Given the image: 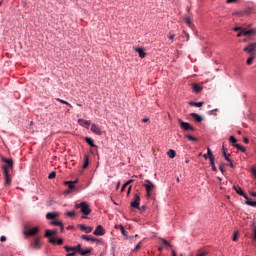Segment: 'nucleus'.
<instances>
[{"mask_svg":"<svg viewBox=\"0 0 256 256\" xmlns=\"http://www.w3.org/2000/svg\"><path fill=\"white\" fill-rule=\"evenodd\" d=\"M64 249L66 251L67 256H75L77 253H79L82 256L91 255V252L93 251V248H87L86 250H83L81 248V244H78L74 247L64 246Z\"/></svg>","mask_w":256,"mask_h":256,"instance_id":"nucleus-1","label":"nucleus"},{"mask_svg":"<svg viewBox=\"0 0 256 256\" xmlns=\"http://www.w3.org/2000/svg\"><path fill=\"white\" fill-rule=\"evenodd\" d=\"M3 163L7 166H2V171L4 173L5 185H11V176L9 175V169H13V159L2 157Z\"/></svg>","mask_w":256,"mask_h":256,"instance_id":"nucleus-2","label":"nucleus"},{"mask_svg":"<svg viewBox=\"0 0 256 256\" xmlns=\"http://www.w3.org/2000/svg\"><path fill=\"white\" fill-rule=\"evenodd\" d=\"M53 235H57V229L55 230H46L44 237H47L49 239V243H52V245H55L57 243V240L54 239Z\"/></svg>","mask_w":256,"mask_h":256,"instance_id":"nucleus-3","label":"nucleus"},{"mask_svg":"<svg viewBox=\"0 0 256 256\" xmlns=\"http://www.w3.org/2000/svg\"><path fill=\"white\" fill-rule=\"evenodd\" d=\"M178 123L182 131H195V127H193L191 124L187 122H183V120L181 119H178Z\"/></svg>","mask_w":256,"mask_h":256,"instance_id":"nucleus-4","label":"nucleus"},{"mask_svg":"<svg viewBox=\"0 0 256 256\" xmlns=\"http://www.w3.org/2000/svg\"><path fill=\"white\" fill-rule=\"evenodd\" d=\"M243 51L245 53H248V55H256V42H253L248 46L244 47Z\"/></svg>","mask_w":256,"mask_h":256,"instance_id":"nucleus-5","label":"nucleus"},{"mask_svg":"<svg viewBox=\"0 0 256 256\" xmlns=\"http://www.w3.org/2000/svg\"><path fill=\"white\" fill-rule=\"evenodd\" d=\"M147 184H144V187L146 189V197H151V193H153V189H155V184L153 182L146 180Z\"/></svg>","mask_w":256,"mask_h":256,"instance_id":"nucleus-6","label":"nucleus"},{"mask_svg":"<svg viewBox=\"0 0 256 256\" xmlns=\"http://www.w3.org/2000/svg\"><path fill=\"white\" fill-rule=\"evenodd\" d=\"M80 211H81V213H83V215L91 214V208H89V204H87V202L80 203Z\"/></svg>","mask_w":256,"mask_h":256,"instance_id":"nucleus-7","label":"nucleus"},{"mask_svg":"<svg viewBox=\"0 0 256 256\" xmlns=\"http://www.w3.org/2000/svg\"><path fill=\"white\" fill-rule=\"evenodd\" d=\"M38 233H39V227H34L29 229L26 228L24 231V235H26V237H33Z\"/></svg>","mask_w":256,"mask_h":256,"instance_id":"nucleus-8","label":"nucleus"},{"mask_svg":"<svg viewBox=\"0 0 256 256\" xmlns=\"http://www.w3.org/2000/svg\"><path fill=\"white\" fill-rule=\"evenodd\" d=\"M30 247L31 249H36V250L41 249V238L40 237L34 238V240L30 243Z\"/></svg>","mask_w":256,"mask_h":256,"instance_id":"nucleus-9","label":"nucleus"},{"mask_svg":"<svg viewBox=\"0 0 256 256\" xmlns=\"http://www.w3.org/2000/svg\"><path fill=\"white\" fill-rule=\"evenodd\" d=\"M141 202V196L139 194L134 195V201L131 202V207L139 209V203Z\"/></svg>","mask_w":256,"mask_h":256,"instance_id":"nucleus-10","label":"nucleus"},{"mask_svg":"<svg viewBox=\"0 0 256 256\" xmlns=\"http://www.w3.org/2000/svg\"><path fill=\"white\" fill-rule=\"evenodd\" d=\"M93 234L98 237H102V235H105V229L103 228V226L98 225L94 230Z\"/></svg>","mask_w":256,"mask_h":256,"instance_id":"nucleus-11","label":"nucleus"},{"mask_svg":"<svg viewBox=\"0 0 256 256\" xmlns=\"http://www.w3.org/2000/svg\"><path fill=\"white\" fill-rule=\"evenodd\" d=\"M244 37H256V28L250 30L244 28Z\"/></svg>","mask_w":256,"mask_h":256,"instance_id":"nucleus-12","label":"nucleus"},{"mask_svg":"<svg viewBox=\"0 0 256 256\" xmlns=\"http://www.w3.org/2000/svg\"><path fill=\"white\" fill-rule=\"evenodd\" d=\"M91 131L92 133H95V135H103V131H101V127L97 124L91 125Z\"/></svg>","mask_w":256,"mask_h":256,"instance_id":"nucleus-13","label":"nucleus"},{"mask_svg":"<svg viewBox=\"0 0 256 256\" xmlns=\"http://www.w3.org/2000/svg\"><path fill=\"white\" fill-rule=\"evenodd\" d=\"M75 183H77V180L64 182V185H68L69 190L66 191L67 194L71 193V191L75 189Z\"/></svg>","mask_w":256,"mask_h":256,"instance_id":"nucleus-14","label":"nucleus"},{"mask_svg":"<svg viewBox=\"0 0 256 256\" xmlns=\"http://www.w3.org/2000/svg\"><path fill=\"white\" fill-rule=\"evenodd\" d=\"M234 191H236L237 195H240V197H244V199H247V194L243 192V189L239 185L233 186Z\"/></svg>","mask_w":256,"mask_h":256,"instance_id":"nucleus-15","label":"nucleus"},{"mask_svg":"<svg viewBox=\"0 0 256 256\" xmlns=\"http://www.w3.org/2000/svg\"><path fill=\"white\" fill-rule=\"evenodd\" d=\"M78 227L81 231H84L85 233H91V231H93V227L85 226L84 224H79Z\"/></svg>","mask_w":256,"mask_h":256,"instance_id":"nucleus-16","label":"nucleus"},{"mask_svg":"<svg viewBox=\"0 0 256 256\" xmlns=\"http://www.w3.org/2000/svg\"><path fill=\"white\" fill-rule=\"evenodd\" d=\"M59 217V212H48L46 214V219H52V221H55Z\"/></svg>","mask_w":256,"mask_h":256,"instance_id":"nucleus-17","label":"nucleus"},{"mask_svg":"<svg viewBox=\"0 0 256 256\" xmlns=\"http://www.w3.org/2000/svg\"><path fill=\"white\" fill-rule=\"evenodd\" d=\"M81 239H83L84 241H92V243H95V241H99V239L89 235H82Z\"/></svg>","mask_w":256,"mask_h":256,"instance_id":"nucleus-18","label":"nucleus"},{"mask_svg":"<svg viewBox=\"0 0 256 256\" xmlns=\"http://www.w3.org/2000/svg\"><path fill=\"white\" fill-rule=\"evenodd\" d=\"M78 123L81 125V127H89L91 125V121L85 119H79Z\"/></svg>","mask_w":256,"mask_h":256,"instance_id":"nucleus-19","label":"nucleus"},{"mask_svg":"<svg viewBox=\"0 0 256 256\" xmlns=\"http://www.w3.org/2000/svg\"><path fill=\"white\" fill-rule=\"evenodd\" d=\"M135 51H136V53H138L140 59H145L147 54L145 53V51L143 49L136 48Z\"/></svg>","mask_w":256,"mask_h":256,"instance_id":"nucleus-20","label":"nucleus"},{"mask_svg":"<svg viewBox=\"0 0 256 256\" xmlns=\"http://www.w3.org/2000/svg\"><path fill=\"white\" fill-rule=\"evenodd\" d=\"M191 117H193V119L197 122V123H201V121H203V117H201L199 114L197 113H191L190 114Z\"/></svg>","mask_w":256,"mask_h":256,"instance_id":"nucleus-21","label":"nucleus"},{"mask_svg":"<svg viewBox=\"0 0 256 256\" xmlns=\"http://www.w3.org/2000/svg\"><path fill=\"white\" fill-rule=\"evenodd\" d=\"M85 141L90 145V147H97V145H95V142L93 141V138L85 137Z\"/></svg>","mask_w":256,"mask_h":256,"instance_id":"nucleus-22","label":"nucleus"},{"mask_svg":"<svg viewBox=\"0 0 256 256\" xmlns=\"http://www.w3.org/2000/svg\"><path fill=\"white\" fill-rule=\"evenodd\" d=\"M234 147L238 150L241 151L242 153H245L247 151V149L241 145V144H234Z\"/></svg>","mask_w":256,"mask_h":256,"instance_id":"nucleus-23","label":"nucleus"},{"mask_svg":"<svg viewBox=\"0 0 256 256\" xmlns=\"http://www.w3.org/2000/svg\"><path fill=\"white\" fill-rule=\"evenodd\" d=\"M167 155L170 159H175L176 155H177V152H175V150L173 149H170L168 152H167Z\"/></svg>","mask_w":256,"mask_h":256,"instance_id":"nucleus-24","label":"nucleus"},{"mask_svg":"<svg viewBox=\"0 0 256 256\" xmlns=\"http://www.w3.org/2000/svg\"><path fill=\"white\" fill-rule=\"evenodd\" d=\"M256 55L250 54V57L247 59L246 64L247 65H253V61L255 60Z\"/></svg>","mask_w":256,"mask_h":256,"instance_id":"nucleus-25","label":"nucleus"},{"mask_svg":"<svg viewBox=\"0 0 256 256\" xmlns=\"http://www.w3.org/2000/svg\"><path fill=\"white\" fill-rule=\"evenodd\" d=\"M245 204L249 205L250 207H256V201H251L249 196H247Z\"/></svg>","mask_w":256,"mask_h":256,"instance_id":"nucleus-26","label":"nucleus"},{"mask_svg":"<svg viewBox=\"0 0 256 256\" xmlns=\"http://www.w3.org/2000/svg\"><path fill=\"white\" fill-rule=\"evenodd\" d=\"M89 167V156L85 155L84 156V164L82 166V169H87Z\"/></svg>","mask_w":256,"mask_h":256,"instance_id":"nucleus-27","label":"nucleus"},{"mask_svg":"<svg viewBox=\"0 0 256 256\" xmlns=\"http://www.w3.org/2000/svg\"><path fill=\"white\" fill-rule=\"evenodd\" d=\"M63 222L57 219H54L50 222V225H54L55 227H59Z\"/></svg>","mask_w":256,"mask_h":256,"instance_id":"nucleus-28","label":"nucleus"},{"mask_svg":"<svg viewBox=\"0 0 256 256\" xmlns=\"http://www.w3.org/2000/svg\"><path fill=\"white\" fill-rule=\"evenodd\" d=\"M192 88L194 89L195 93H201L203 89L201 86H199V84H193Z\"/></svg>","mask_w":256,"mask_h":256,"instance_id":"nucleus-29","label":"nucleus"},{"mask_svg":"<svg viewBox=\"0 0 256 256\" xmlns=\"http://www.w3.org/2000/svg\"><path fill=\"white\" fill-rule=\"evenodd\" d=\"M191 107H203V102H189Z\"/></svg>","mask_w":256,"mask_h":256,"instance_id":"nucleus-30","label":"nucleus"},{"mask_svg":"<svg viewBox=\"0 0 256 256\" xmlns=\"http://www.w3.org/2000/svg\"><path fill=\"white\" fill-rule=\"evenodd\" d=\"M56 100H58L59 103H62L63 105H68V107L73 108V105H71V103H69V102H67V101H65L63 99L57 98Z\"/></svg>","mask_w":256,"mask_h":256,"instance_id":"nucleus-31","label":"nucleus"},{"mask_svg":"<svg viewBox=\"0 0 256 256\" xmlns=\"http://www.w3.org/2000/svg\"><path fill=\"white\" fill-rule=\"evenodd\" d=\"M223 155H224L226 161H228V163L231 162V158H229V156H230L231 154H228V155H227V152H226V150H225V146H223Z\"/></svg>","mask_w":256,"mask_h":256,"instance_id":"nucleus-32","label":"nucleus"},{"mask_svg":"<svg viewBox=\"0 0 256 256\" xmlns=\"http://www.w3.org/2000/svg\"><path fill=\"white\" fill-rule=\"evenodd\" d=\"M210 165L212 167V170L216 172L217 171V166H215V158H211Z\"/></svg>","mask_w":256,"mask_h":256,"instance_id":"nucleus-33","label":"nucleus"},{"mask_svg":"<svg viewBox=\"0 0 256 256\" xmlns=\"http://www.w3.org/2000/svg\"><path fill=\"white\" fill-rule=\"evenodd\" d=\"M185 23L188 25V27H191V25H193V20H191V17L187 16L185 18Z\"/></svg>","mask_w":256,"mask_h":256,"instance_id":"nucleus-34","label":"nucleus"},{"mask_svg":"<svg viewBox=\"0 0 256 256\" xmlns=\"http://www.w3.org/2000/svg\"><path fill=\"white\" fill-rule=\"evenodd\" d=\"M229 141L232 143L233 147L237 145V138H235V136H230Z\"/></svg>","mask_w":256,"mask_h":256,"instance_id":"nucleus-35","label":"nucleus"},{"mask_svg":"<svg viewBox=\"0 0 256 256\" xmlns=\"http://www.w3.org/2000/svg\"><path fill=\"white\" fill-rule=\"evenodd\" d=\"M207 155L209 157V160L215 159V156H213V152L211 151V148H207Z\"/></svg>","mask_w":256,"mask_h":256,"instance_id":"nucleus-36","label":"nucleus"},{"mask_svg":"<svg viewBox=\"0 0 256 256\" xmlns=\"http://www.w3.org/2000/svg\"><path fill=\"white\" fill-rule=\"evenodd\" d=\"M186 139H188L189 141H197V138L193 137L191 134H187L185 135Z\"/></svg>","mask_w":256,"mask_h":256,"instance_id":"nucleus-37","label":"nucleus"},{"mask_svg":"<svg viewBox=\"0 0 256 256\" xmlns=\"http://www.w3.org/2000/svg\"><path fill=\"white\" fill-rule=\"evenodd\" d=\"M161 241H162V245H164L165 247H171V244L167 240L161 239Z\"/></svg>","mask_w":256,"mask_h":256,"instance_id":"nucleus-38","label":"nucleus"},{"mask_svg":"<svg viewBox=\"0 0 256 256\" xmlns=\"http://www.w3.org/2000/svg\"><path fill=\"white\" fill-rule=\"evenodd\" d=\"M55 177H57V173H55V171H53L49 174L48 179H55Z\"/></svg>","mask_w":256,"mask_h":256,"instance_id":"nucleus-39","label":"nucleus"},{"mask_svg":"<svg viewBox=\"0 0 256 256\" xmlns=\"http://www.w3.org/2000/svg\"><path fill=\"white\" fill-rule=\"evenodd\" d=\"M237 237H239V232L235 231L232 237V241H237Z\"/></svg>","mask_w":256,"mask_h":256,"instance_id":"nucleus-40","label":"nucleus"},{"mask_svg":"<svg viewBox=\"0 0 256 256\" xmlns=\"http://www.w3.org/2000/svg\"><path fill=\"white\" fill-rule=\"evenodd\" d=\"M67 217H75V212L74 211H68L66 213Z\"/></svg>","mask_w":256,"mask_h":256,"instance_id":"nucleus-41","label":"nucleus"},{"mask_svg":"<svg viewBox=\"0 0 256 256\" xmlns=\"http://www.w3.org/2000/svg\"><path fill=\"white\" fill-rule=\"evenodd\" d=\"M120 231L122 235H127V231H125V228L123 227V225H120Z\"/></svg>","mask_w":256,"mask_h":256,"instance_id":"nucleus-42","label":"nucleus"},{"mask_svg":"<svg viewBox=\"0 0 256 256\" xmlns=\"http://www.w3.org/2000/svg\"><path fill=\"white\" fill-rule=\"evenodd\" d=\"M245 37V29H242V31H240L238 34H237V37Z\"/></svg>","mask_w":256,"mask_h":256,"instance_id":"nucleus-43","label":"nucleus"},{"mask_svg":"<svg viewBox=\"0 0 256 256\" xmlns=\"http://www.w3.org/2000/svg\"><path fill=\"white\" fill-rule=\"evenodd\" d=\"M225 164H220L219 165V170L221 171V173H225Z\"/></svg>","mask_w":256,"mask_h":256,"instance_id":"nucleus-44","label":"nucleus"},{"mask_svg":"<svg viewBox=\"0 0 256 256\" xmlns=\"http://www.w3.org/2000/svg\"><path fill=\"white\" fill-rule=\"evenodd\" d=\"M55 244L56 245H63V239L59 238L58 240H56Z\"/></svg>","mask_w":256,"mask_h":256,"instance_id":"nucleus-45","label":"nucleus"},{"mask_svg":"<svg viewBox=\"0 0 256 256\" xmlns=\"http://www.w3.org/2000/svg\"><path fill=\"white\" fill-rule=\"evenodd\" d=\"M141 249V242H139L135 248H134V251H139Z\"/></svg>","mask_w":256,"mask_h":256,"instance_id":"nucleus-46","label":"nucleus"},{"mask_svg":"<svg viewBox=\"0 0 256 256\" xmlns=\"http://www.w3.org/2000/svg\"><path fill=\"white\" fill-rule=\"evenodd\" d=\"M243 29H245V28H243V27H235V28H233V31H243Z\"/></svg>","mask_w":256,"mask_h":256,"instance_id":"nucleus-47","label":"nucleus"},{"mask_svg":"<svg viewBox=\"0 0 256 256\" xmlns=\"http://www.w3.org/2000/svg\"><path fill=\"white\" fill-rule=\"evenodd\" d=\"M59 227H60V233H64L65 226L63 225V223Z\"/></svg>","mask_w":256,"mask_h":256,"instance_id":"nucleus-48","label":"nucleus"},{"mask_svg":"<svg viewBox=\"0 0 256 256\" xmlns=\"http://www.w3.org/2000/svg\"><path fill=\"white\" fill-rule=\"evenodd\" d=\"M239 0H226V3L231 4V3H238Z\"/></svg>","mask_w":256,"mask_h":256,"instance_id":"nucleus-49","label":"nucleus"},{"mask_svg":"<svg viewBox=\"0 0 256 256\" xmlns=\"http://www.w3.org/2000/svg\"><path fill=\"white\" fill-rule=\"evenodd\" d=\"M0 241H2V242L7 241V237H5V236H1V237H0Z\"/></svg>","mask_w":256,"mask_h":256,"instance_id":"nucleus-50","label":"nucleus"},{"mask_svg":"<svg viewBox=\"0 0 256 256\" xmlns=\"http://www.w3.org/2000/svg\"><path fill=\"white\" fill-rule=\"evenodd\" d=\"M142 123H149V118H143Z\"/></svg>","mask_w":256,"mask_h":256,"instance_id":"nucleus-51","label":"nucleus"},{"mask_svg":"<svg viewBox=\"0 0 256 256\" xmlns=\"http://www.w3.org/2000/svg\"><path fill=\"white\" fill-rule=\"evenodd\" d=\"M126 187H128V185H126V183L122 186L121 188V192L123 193V191H125Z\"/></svg>","mask_w":256,"mask_h":256,"instance_id":"nucleus-52","label":"nucleus"},{"mask_svg":"<svg viewBox=\"0 0 256 256\" xmlns=\"http://www.w3.org/2000/svg\"><path fill=\"white\" fill-rule=\"evenodd\" d=\"M253 233H254V240L256 241V227L254 228Z\"/></svg>","mask_w":256,"mask_h":256,"instance_id":"nucleus-53","label":"nucleus"},{"mask_svg":"<svg viewBox=\"0 0 256 256\" xmlns=\"http://www.w3.org/2000/svg\"><path fill=\"white\" fill-rule=\"evenodd\" d=\"M131 183H133V180H128L127 182H126V185H131Z\"/></svg>","mask_w":256,"mask_h":256,"instance_id":"nucleus-54","label":"nucleus"},{"mask_svg":"<svg viewBox=\"0 0 256 256\" xmlns=\"http://www.w3.org/2000/svg\"><path fill=\"white\" fill-rule=\"evenodd\" d=\"M75 209H81V204H76Z\"/></svg>","mask_w":256,"mask_h":256,"instance_id":"nucleus-55","label":"nucleus"},{"mask_svg":"<svg viewBox=\"0 0 256 256\" xmlns=\"http://www.w3.org/2000/svg\"><path fill=\"white\" fill-rule=\"evenodd\" d=\"M251 197H256V192H250Z\"/></svg>","mask_w":256,"mask_h":256,"instance_id":"nucleus-56","label":"nucleus"},{"mask_svg":"<svg viewBox=\"0 0 256 256\" xmlns=\"http://www.w3.org/2000/svg\"><path fill=\"white\" fill-rule=\"evenodd\" d=\"M243 141H244V143L247 144V143H249V138H244Z\"/></svg>","mask_w":256,"mask_h":256,"instance_id":"nucleus-57","label":"nucleus"},{"mask_svg":"<svg viewBox=\"0 0 256 256\" xmlns=\"http://www.w3.org/2000/svg\"><path fill=\"white\" fill-rule=\"evenodd\" d=\"M139 211H145V206L139 207Z\"/></svg>","mask_w":256,"mask_h":256,"instance_id":"nucleus-58","label":"nucleus"},{"mask_svg":"<svg viewBox=\"0 0 256 256\" xmlns=\"http://www.w3.org/2000/svg\"><path fill=\"white\" fill-rule=\"evenodd\" d=\"M172 256H177V252L175 250H172Z\"/></svg>","mask_w":256,"mask_h":256,"instance_id":"nucleus-59","label":"nucleus"},{"mask_svg":"<svg viewBox=\"0 0 256 256\" xmlns=\"http://www.w3.org/2000/svg\"><path fill=\"white\" fill-rule=\"evenodd\" d=\"M175 38V36L173 34L169 35V39L173 40Z\"/></svg>","mask_w":256,"mask_h":256,"instance_id":"nucleus-60","label":"nucleus"},{"mask_svg":"<svg viewBox=\"0 0 256 256\" xmlns=\"http://www.w3.org/2000/svg\"><path fill=\"white\" fill-rule=\"evenodd\" d=\"M229 163H230V164H229V167H231V168L233 169V167H235V166L233 165V162H231V160H230Z\"/></svg>","mask_w":256,"mask_h":256,"instance_id":"nucleus-61","label":"nucleus"},{"mask_svg":"<svg viewBox=\"0 0 256 256\" xmlns=\"http://www.w3.org/2000/svg\"><path fill=\"white\" fill-rule=\"evenodd\" d=\"M203 157H204V159H209V155L208 154H204Z\"/></svg>","mask_w":256,"mask_h":256,"instance_id":"nucleus-62","label":"nucleus"},{"mask_svg":"<svg viewBox=\"0 0 256 256\" xmlns=\"http://www.w3.org/2000/svg\"><path fill=\"white\" fill-rule=\"evenodd\" d=\"M129 193H131V186L128 188L127 195H129Z\"/></svg>","mask_w":256,"mask_h":256,"instance_id":"nucleus-63","label":"nucleus"},{"mask_svg":"<svg viewBox=\"0 0 256 256\" xmlns=\"http://www.w3.org/2000/svg\"><path fill=\"white\" fill-rule=\"evenodd\" d=\"M158 251H160V252L163 251V247L160 246V247L158 248Z\"/></svg>","mask_w":256,"mask_h":256,"instance_id":"nucleus-64","label":"nucleus"}]
</instances>
